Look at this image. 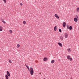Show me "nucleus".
I'll list each match as a JSON object with an SVG mask.
<instances>
[{
	"label": "nucleus",
	"instance_id": "obj_1",
	"mask_svg": "<svg viewBox=\"0 0 79 79\" xmlns=\"http://www.w3.org/2000/svg\"><path fill=\"white\" fill-rule=\"evenodd\" d=\"M30 74L31 75H33L34 74V69L32 67H31L30 69Z\"/></svg>",
	"mask_w": 79,
	"mask_h": 79
},
{
	"label": "nucleus",
	"instance_id": "obj_2",
	"mask_svg": "<svg viewBox=\"0 0 79 79\" xmlns=\"http://www.w3.org/2000/svg\"><path fill=\"white\" fill-rule=\"evenodd\" d=\"M64 36L65 38V39H66L68 38V34L66 33H65L64 34Z\"/></svg>",
	"mask_w": 79,
	"mask_h": 79
},
{
	"label": "nucleus",
	"instance_id": "obj_3",
	"mask_svg": "<svg viewBox=\"0 0 79 79\" xmlns=\"http://www.w3.org/2000/svg\"><path fill=\"white\" fill-rule=\"evenodd\" d=\"M67 58L68 60H70V61H72V58H71V57L69 56H68Z\"/></svg>",
	"mask_w": 79,
	"mask_h": 79
},
{
	"label": "nucleus",
	"instance_id": "obj_4",
	"mask_svg": "<svg viewBox=\"0 0 79 79\" xmlns=\"http://www.w3.org/2000/svg\"><path fill=\"white\" fill-rule=\"evenodd\" d=\"M54 16L56 18H57V19H59L60 18V17H59V16L58 15H57V14H55Z\"/></svg>",
	"mask_w": 79,
	"mask_h": 79
},
{
	"label": "nucleus",
	"instance_id": "obj_5",
	"mask_svg": "<svg viewBox=\"0 0 79 79\" xmlns=\"http://www.w3.org/2000/svg\"><path fill=\"white\" fill-rule=\"evenodd\" d=\"M63 26L64 27H66V22H64L63 23Z\"/></svg>",
	"mask_w": 79,
	"mask_h": 79
},
{
	"label": "nucleus",
	"instance_id": "obj_6",
	"mask_svg": "<svg viewBox=\"0 0 79 79\" xmlns=\"http://www.w3.org/2000/svg\"><path fill=\"white\" fill-rule=\"evenodd\" d=\"M58 44L60 47H63V45H62V44H61V43H58Z\"/></svg>",
	"mask_w": 79,
	"mask_h": 79
},
{
	"label": "nucleus",
	"instance_id": "obj_7",
	"mask_svg": "<svg viewBox=\"0 0 79 79\" xmlns=\"http://www.w3.org/2000/svg\"><path fill=\"white\" fill-rule=\"evenodd\" d=\"M60 39L61 40H63V36H60Z\"/></svg>",
	"mask_w": 79,
	"mask_h": 79
},
{
	"label": "nucleus",
	"instance_id": "obj_8",
	"mask_svg": "<svg viewBox=\"0 0 79 79\" xmlns=\"http://www.w3.org/2000/svg\"><path fill=\"white\" fill-rule=\"evenodd\" d=\"M74 20L75 21V22H77V19L76 18H74Z\"/></svg>",
	"mask_w": 79,
	"mask_h": 79
},
{
	"label": "nucleus",
	"instance_id": "obj_9",
	"mask_svg": "<svg viewBox=\"0 0 79 79\" xmlns=\"http://www.w3.org/2000/svg\"><path fill=\"white\" fill-rule=\"evenodd\" d=\"M47 60H48L47 58L46 57H45L44 59V61H47Z\"/></svg>",
	"mask_w": 79,
	"mask_h": 79
},
{
	"label": "nucleus",
	"instance_id": "obj_10",
	"mask_svg": "<svg viewBox=\"0 0 79 79\" xmlns=\"http://www.w3.org/2000/svg\"><path fill=\"white\" fill-rule=\"evenodd\" d=\"M7 74L8 76H10V73H9V72L8 71H7Z\"/></svg>",
	"mask_w": 79,
	"mask_h": 79
},
{
	"label": "nucleus",
	"instance_id": "obj_11",
	"mask_svg": "<svg viewBox=\"0 0 79 79\" xmlns=\"http://www.w3.org/2000/svg\"><path fill=\"white\" fill-rule=\"evenodd\" d=\"M56 29H57L56 26L54 27V30L55 31H56Z\"/></svg>",
	"mask_w": 79,
	"mask_h": 79
},
{
	"label": "nucleus",
	"instance_id": "obj_12",
	"mask_svg": "<svg viewBox=\"0 0 79 79\" xmlns=\"http://www.w3.org/2000/svg\"><path fill=\"white\" fill-rule=\"evenodd\" d=\"M26 67H27V69H28V70H29V67H28V66H27V65H26V64H25Z\"/></svg>",
	"mask_w": 79,
	"mask_h": 79
},
{
	"label": "nucleus",
	"instance_id": "obj_13",
	"mask_svg": "<svg viewBox=\"0 0 79 79\" xmlns=\"http://www.w3.org/2000/svg\"><path fill=\"white\" fill-rule=\"evenodd\" d=\"M72 29H73V27H72V26H70V27H69V29H70V30H71Z\"/></svg>",
	"mask_w": 79,
	"mask_h": 79
},
{
	"label": "nucleus",
	"instance_id": "obj_14",
	"mask_svg": "<svg viewBox=\"0 0 79 79\" xmlns=\"http://www.w3.org/2000/svg\"><path fill=\"white\" fill-rule=\"evenodd\" d=\"M0 31H2V27L0 26Z\"/></svg>",
	"mask_w": 79,
	"mask_h": 79
},
{
	"label": "nucleus",
	"instance_id": "obj_15",
	"mask_svg": "<svg viewBox=\"0 0 79 79\" xmlns=\"http://www.w3.org/2000/svg\"><path fill=\"white\" fill-rule=\"evenodd\" d=\"M23 24H27L26 22V21H23Z\"/></svg>",
	"mask_w": 79,
	"mask_h": 79
},
{
	"label": "nucleus",
	"instance_id": "obj_16",
	"mask_svg": "<svg viewBox=\"0 0 79 79\" xmlns=\"http://www.w3.org/2000/svg\"><path fill=\"white\" fill-rule=\"evenodd\" d=\"M6 79H8V76L7 75H6Z\"/></svg>",
	"mask_w": 79,
	"mask_h": 79
},
{
	"label": "nucleus",
	"instance_id": "obj_17",
	"mask_svg": "<svg viewBox=\"0 0 79 79\" xmlns=\"http://www.w3.org/2000/svg\"><path fill=\"white\" fill-rule=\"evenodd\" d=\"M68 52H71V49H68Z\"/></svg>",
	"mask_w": 79,
	"mask_h": 79
},
{
	"label": "nucleus",
	"instance_id": "obj_18",
	"mask_svg": "<svg viewBox=\"0 0 79 79\" xmlns=\"http://www.w3.org/2000/svg\"><path fill=\"white\" fill-rule=\"evenodd\" d=\"M77 12H79V8L78 7L77 9Z\"/></svg>",
	"mask_w": 79,
	"mask_h": 79
},
{
	"label": "nucleus",
	"instance_id": "obj_19",
	"mask_svg": "<svg viewBox=\"0 0 79 79\" xmlns=\"http://www.w3.org/2000/svg\"><path fill=\"white\" fill-rule=\"evenodd\" d=\"M55 62V60H53L52 61L51 63H54V62Z\"/></svg>",
	"mask_w": 79,
	"mask_h": 79
},
{
	"label": "nucleus",
	"instance_id": "obj_20",
	"mask_svg": "<svg viewBox=\"0 0 79 79\" xmlns=\"http://www.w3.org/2000/svg\"><path fill=\"white\" fill-rule=\"evenodd\" d=\"M3 1L5 3H6V0H3Z\"/></svg>",
	"mask_w": 79,
	"mask_h": 79
},
{
	"label": "nucleus",
	"instance_id": "obj_21",
	"mask_svg": "<svg viewBox=\"0 0 79 79\" xmlns=\"http://www.w3.org/2000/svg\"><path fill=\"white\" fill-rule=\"evenodd\" d=\"M17 48H19V47H20V45L19 44H17Z\"/></svg>",
	"mask_w": 79,
	"mask_h": 79
},
{
	"label": "nucleus",
	"instance_id": "obj_22",
	"mask_svg": "<svg viewBox=\"0 0 79 79\" xmlns=\"http://www.w3.org/2000/svg\"><path fill=\"white\" fill-rule=\"evenodd\" d=\"M59 32H61V29H59Z\"/></svg>",
	"mask_w": 79,
	"mask_h": 79
},
{
	"label": "nucleus",
	"instance_id": "obj_23",
	"mask_svg": "<svg viewBox=\"0 0 79 79\" xmlns=\"http://www.w3.org/2000/svg\"><path fill=\"white\" fill-rule=\"evenodd\" d=\"M67 27L68 29H69V27L68 26H67Z\"/></svg>",
	"mask_w": 79,
	"mask_h": 79
},
{
	"label": "nucleus",
	"instance_id": "obj_24",
	"mask_svg": "<svg viewBox=\"0 0 79 79\" xmlns=\"http://www.w3.org/2000/svg\"><path fill=\"white\" fill-rule=\"evenodd\" d=\"M9 32L10 34L12 33V30H10Z\"/></svg>",
	"mask_w": 79,
	"mask_h": 79
},
{
	"label": "nucleus",
	"instance_id": "obj_25",
	"mask_svg": "<svg viewBox=\"0 0 79 79\" xmlns=\"http://www.w3.org/2000/svg\"><path fill=\"white\" fill-rule=\"evenodd\" d=\"M2 22L3 23H4V24H5V23H6V22H5V21H4V20H2Z\"/></svg>",
	"mask_w": 79,
	"mask_h": 79
},
{
	"label": "nucleus",
	"instance_id": "obj_26",
	"mask_svg": "<svg viewBox=\"0 0 79 79\" xmlns=\"http://www.w3.org/2000/svg\"><path fill=\"white\" fill-rule=\"evenodd\" d=\"M9 62L10 63H12V62H11V61L10 60H9Z\"/></svg>",
	"mask_w": 79,
	"mask_h": 79
},
{
	"label": "nucleus",
	"instance_id": "obj_27",
	"mask_svg": "<svg viewBox=\"0 0 79 79\" xmlns=\"http://www.w3.org/2000/svg\"><path fill=\"white\" fill-rule=\"evenodd\" d=\"M75 17H76V18H77V19H78V16H77V15H76Z\"/></svg>",
	"mask_w": 79,
	"mask_h": 79
},
{
	"label": "nucleus",
	"instance_id": "obj_28",
	"mask_svg": "<svg viewBox=\"0 0 79 79\" xmlns=\"http://www.w3.org/2000/svg\"><path fill=\"white\" fill-rule=\"evenodd\" d=\"M20 5H21V6H22V5H23V4L22 3H20Z\"/></svg>",
	"mask_w": 79,
	"mask_h": 79
},
{
	"label": "nucleus",
	"instance_id": "obj_29",
	"mask_svg": "<svg viewBox=\"0 0 79 79\" xmlns=\"http://www.w3.org/2000/svg\"><path fill=\"white\" fill-rule=\"evenodd\" d=\"M59 61H60V59H59Z\"/></svg>",
	"mask_w": 79,
	"mask_h": 79
},
{
	"label": "nucleus",
	"instance_id": "obj_30",
	"mask_svg": "<svg viewBox=\"0 0 79 79\" xmlns=\"http://www.w3.org/2000/svg\"><path fill=\"white\" fill-rule=\"evenodd\" d=\"M44 79H45V78H44Z\"/></svg>",
	"mask_w": 79,
	"mask_h": 79
},
{
	"label": "nucleus",
	"instance_id": "obj_31",
	"mask_svg": "<svg viewBox=\"0 0 79 79\" xmlns=\"http://www.w3.org/2000/svg\"><path fill=\"white\" fill-rule=\"evenodd\" d=\"M78 30H79V29H78Z\"/></svg>",
	"mask_w": 79,
	"mask_h": 79
}]
</instances>
